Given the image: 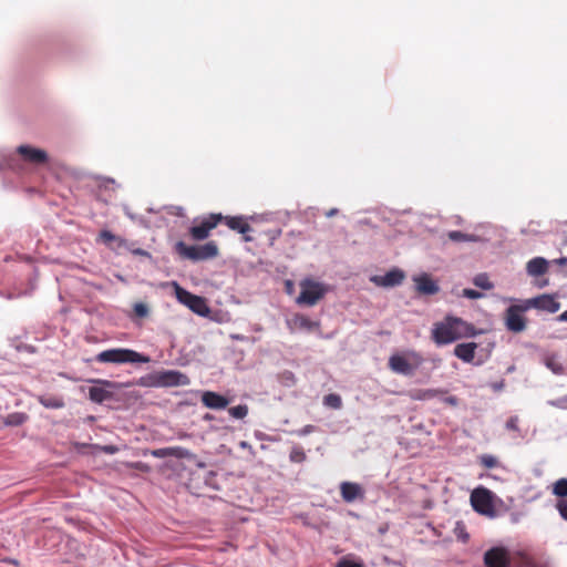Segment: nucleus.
Here are the masks:
<instances>
[{"label":"nucleus","instance_id":"obj_1","mask_svg":"<svg viewBox=\"0 0 567 567\" xmlns=\"http://www.w3.org/2000/svg\"><path fill=\"white\" fill-rule=\"evenodd\" d=\"M477 334L475 327L454 316H446L433 324L432 339L437 346L450 344L458 339L471 338Z\"/></svg>","mask_w":567,"mask_h":567},{"label":"nucleus","instance_id":"obj_2","mask_svg":"<svg viewBox=\"0 0 567 567\" xmlns=\"http://www.w3.org/2000/svg\"><path fill=\"white\" fill-rule=\"evenodd\" d=\"M423 362L422 355L414 350H403L390 355L388 365L390 370L401 375H412Z\"/></svg>","mask_w":567,"mask_h":567},{"label":"nucleus","instance_id":"obj_3","mask_svg":"<svg viewBox=\"0 0 567 567\" xmlns=\"http://www.w3.org/2000/svg\"><path fill=\"white\" fill-rule=\"evenodd\" d=\"M300 293L296 302L300 306L313 307L329 291V287L318 280L306 278L299 282Z\"/></svg>","mask_w":567,"mask_h":567},{"label":"nucleus","instance_id":"obj_4","mask_svg":"<svg viewBox=\"0 0 567 567\" xmlns=\"http://www.w3.org/2000/svg\"><path fill=\"white\" fill-rule=\"evenodd\" d=\"M96 360L101 363L115 364L148 362V358L140 354L134 350L124 348L109 349L102 351L96 355Z\"/></svg>","mask_w":567,"mask_h":567},{"label":"nucleus","instance_id":"obj_5","mask_svg":"<svg viewBox=\"0 0 567 567\" xmlns=\"http://www.w3.org/2000/svg\"><path fill=\"white\" fill-rule=\"evenodd\" d=\"M495 495L485 487H477L471 494V504L481 515L487 517L495 516L494 506Z\"/></svg>","mask_w":567,"mask_h":567},{"label":"nucleus","instance_id":"obj_6","mask_svg":"<svg viewBox=\"0 0 567 567\" xmlns=\"http://www.w3.org/2000/svg\"><path fill=\"white\" fill-rule=\"evenodd\" d=\"M175 292L178 301L187 306L195 313L202 317H206L209 315L210 309L207 306L204 298L193 295L189 291L181 288L179 286H176Z\"/></svg>","mask_w":567,"mask_h":567},{"label":"nucleus","instance_id":"obj_7","mask_svg":"<svg viewBox=\"0 0 567 567\" xmlns=\"http://www.w3.org/2000/svg\"><path fill=\"white\" fill-rule=\"evenodd\" d=\"M17 154L22 162L31 165H44L49 161V154L47 151L40 147L32 146L30 144H22L17 147Z\"/></svg>","mask_w":567,"mask_h":567},{"label":"nucleus","instance_id":"obj_8","mask_svg":"<svg viewBox=\"0 0 567 567\" xmlns=\"http://www.w3.org/2000/svg\"><path fill=\"white\" fill-rule=\"evenodd\" d=\"M153 384L158 386H179V385H188L189 379L186 374L174 371H159L153 375Z\"/></svg>","mask_w":567,"mask_h":567},{"label":"nucleus","instance_id":"obj_9","mask_svg":"<svg viewBox=\"0 0 567 567\" xmlns=\"http://www.w3.org/2000/svg\"><path fill=\"white\" fill-rule=\"evenodd\" d=\"M526 310H528V308H525V302L523 305L511 306L505 315L506 328L513 332H522L525 330L526 319L523 312Z\"/></svg>","mask_w":567,"mask_h":567},{"label":"nucleus","instance_id":"obj_10","mask_svg":"<svg viewBox=\"0 0 567 567\" xmlns=\"http://www.w3.org/2000/svg\"><path fill=\"white\" fill-rule=\"evenodd\" d=\"M405 279V272L399 268H392L384 275H373L370 281L378 287L392 288L399 286Z\"/></svg>","mask_w":567,"mask_h":567},{"label":"nucleus","instance_id":"obj_11","mask_svg":"<svg viewBox=\"0 0 567 567\" xmlns=\"http://www.w3.org/2000/svg\"><path fill=\"white\" fill-rule=\"evenodd\" d=\"M93 382L95 385L89 389V398L95 403H102L110 399L113 394V390L117 388L115 383L106 380H94Z\"/></svg>","mask_w":567,"mask_h":567},{"label":"nucleus","instance_id":"obj_12","mask_svg":"<svg viewBox=\"0 0 567 567\" xmlns=\"http://www.w3.org/2000/svg\"><path fill=\"white\" fill-rule=\"evenodd\" d=\"M525 308H535L538 310L547 311L549 313H555L559 310L560 303L556 301L551 295H540L538 297L525 300Z\"/></svg>","mask_w":567,"mask_h":567},{"label":"nucleus","instance_id":"obj_13","mask_svg":"<svg viewBox=\"0 0 567 567\" xmlns=\"http://www.w3.org/2000/svg\"><path fill=\"white\" fill-rule=\"evenodd\" d=\"M223 219L220 214H213L208 218L204 219L200 225L193 226L190 228V235L195 240H204L209 236L218 223Z\"/></svg>","mask_w":567,"mask_h":567},{"label":"nucleus","instance_id":"obj_14","mask_svg":"<svg viewBox=\"0 0 567 567\" xmlns=\"http://www.w3.org/2000/svg\"><path fill=\"white\" fill-rule=\"evenodd\" d=\"M412 280L415 285V290L421 295L432 296L440 290L437 282L429 274L415 275Z\"/></svg>","mask_w":567,"mask_h":567},{"label":"nucleus","instance_id":"obj_15","mask_svg":"<svg viewBox=\"0 0 567 567\" xmlns=\"http://www.w3.org/2000/svg\"><path fill=\"white\" fill-rule=\"evenodd\" d=\"M485 564L487 567H507L509 557L504 548H493L485 554Z\"/></svg>","mask_w":567,"mask_h":567},{"label":"nucleus","instance_id":"obj_16","mask_svg":"<svg viewBox=\"0 0 567 567\" xmlns=\"http://www.w3.org/2000/svg\"><path fill=\"white\" fill-rule=\"evenodd\" d=\"M288 326L291 331H315L319 328V322L312 321L303 315H296L289 321Z\"/></svg>","mask_w":567,"mask_h":567},{"label":"nucleus","instance_id":"obj_17","mask_svg":"<svg viewBox=\"0 0 567 567\" xmlns=\"http://www.w3.org/2000/svg\"><path fill=\"white\" fill-rule=\"evenodd\" d=\"M202 402L206 408L214 410H223L229 404L225 396L213 391L203 392Z\"/></svg>","mask_w":567,"mask_h":567},{"label":"nucleus","instance_id":"obj_18","mask_svg":"<svg viewBox=\"0 0 567 567\" xmlns=\"http://www.w3.org/2000/svg\"><path fill=\"white\" fill-rule=\"evenodd\" d=\"M549 262L543 257H535L526 264V271L532 277H537L547 272Z\"/></svg>","mask_w":567,"mask_h":567},{"label":"nucleus","instance_id":"obj_19","mask_svg":"<svg viewBox=\"0 0 567 567\" xmlns=\"http://www.w3.org/2000/svg\"><path fill=\"white\" fill-rule=\"evenodd\" d=\"M477 344L475 342L460 343L454 348V354L464 362H472Z\"/></svg>","mask_w":567,"mask_h":567},{"label":"nucleus","instance_id":"obj_20","mask_svg":"<svg viewBox=\"0 0 567 567\" xmlns=\"http://www.w3.org/2000/svg\"><path fill=\"white\" fill-rule=\"evenodd\" d=\"M100 240L103 244L107 245L111 249H114V250H117V251H121L122 249H127L128 248V245H127V243L124 239L113 235L109 230L101 231Z\"/></svg>","mask_w":567,"mask_h":567},{"label":"nucleus","instance_id":"obj_21","mask_svg":"<svg viewBox=\"0 0 567 567\" xmlns=\"http://www.w3.org/2000/svg\"><path fill=\"white\" fill-rule=\"evenodd\" d=\"M340 489L346 502H353L362 495L360 485L355 483L344 482L341 484Z\"/></svg>","mask_w":567,"mask_h":567},{"label":"nucleus","instance_id":"obj_22","mask_svg":"<svg viewBox=\"0 0 567 567\" xmlns=\"http://www.w3.org/2000/svg\"><path fill=\"white\" fill-rule=\"evenodd\" d=\"M197 260L210 259L218 255V247L214 241L197 246Z\"/></svg>","mask_w":567,"mask_h":567},{"label":"nucleus","instance_id":"obj_23","mask_svg":"<svg viewBox=\"0 0 567 567\" xmlns=\"http://www.w3.org/2000/svg\"><path fill=\"white\" fill-rule=\"evenodd\" d=\"M225 221L230 229L237 230L240 234H246L250 230V226L246 223L244 217H225Z\"/></svg>","mask_w":567,"mask_h":567},{"label":"nucleus","instance_id":"obj_24","mask_svg":"<svg viewBox=\"0 0 567 567\" xmlns=\"http://www.w3.org/2000/svg\"><path fill=\"white\" fill-rule=\"evenodd\" d=\"M175 249L182 257L197 261V246H187L185 243L178 241Z\"/></svg>","mask_w":567,"mask_h":567},{"label":"nucleus","instance_id":"obj_25","mask_svg":"<svg viewBox=\"0 0 567 567\" xmlns=\"http://www.w3.org/2000/svg\"><path fill=\"white\" fill-rule=\"evenodd\" d=\"M449 238L453 241H480V237L475 235L464 234L458 230H453L447 234Z\"/></svg>","mask_w":567,"mask_h":567},{"label":"nucleus","instance_id":"obj_26","mask_svg":"<svg viewBox=\"0 0 567 567\" xmlns=\"http://www.w3.org/2000/svg\"><path fill=\"white\" fill-rule=\"evenodd\" d=\"M546 367L556 374H560L564 371L563 364L556 355H547L545 358Z\"/></svg>","mask_w":567,"mask_h":567},{"label":"nucleus","instance_id":"obj_27","mask_svg":"<svg viewBox=\"0 0 567 567\" xmlns=\"http://www.w3.org/2000/svg\"><path fill=\"white\" fill-rule=\"evenodd\" d=\"M473 282L476 287L484 289V290H491L494 288L493 282L489 280L488 276L485 274L477 275Z\"/></svg>","mask_w":567,"mask_h":567},{"label":"nucleus","instance_id":"obj_28","mask_svg":"<svg viewBox=\"0 0 567 567\" xmlns=\"http://www.w3.org/2000/svg\"><path fill=\"white\" fill-rule=\"evenodd\" d=\"M40 403L49 409H60L64 406V402L60 398H39Z\"/></svg>","mask_w":567,"mask_h":567},{"label":"nucleus","instance_id":"obj_29","mask_svg":"<svg viewBox=\"0 0 567 567\" xmlns=\"http://www.w3.org/2000/svg\"><path fill=\"white\" fill-rule=\"evenodd\" d=\"M553 494L558 497L567 496V478H560L553 485Z\"/></svg>","mask_w":567,"mask_h":567},{"label":"nucleus","instance_id":"obj_30","mask_svg":"<svg viewBox=\"0 0 567 567\" xmlns=\"http://www.w3.org/2000/svg\"><path fill=\"white\" fill-rule=\"evenodd\" d=\"M27 415L24 413H12L9 414L6 424L7 425H20L27 421Z\"/></svg>","mask_w":567,"mask_h":567},{"label":"nucleus","instance_id":"obj_31","mask_svg":"<svg viewBox=\"0 0 567 567\" xmlns=\"http://www.w3.org/2000/svg\"><path fill=\"white\" fill-rule=\"evenodd\" d=\"M324 404L332 409H340L342 405L341 398L338 394H329L324 396Z\"/></svg>","mask_w":567,"mask_h":567},{"label":"nucleus","instance_id":"obj_32","mask_svg":"<svg viewBox=\"0 0 567 567\" xmlns=\"http://www.w3.org/2000/svg\"><path fill=\"white\" fill-rule=\"evenodd\" d=\"M169 456H175L177 458H188L192 457V453L183 447L176 446V447H168Z\"/></svg>","mask_w":567,"mask_h":567},{"label":"nucleus","instance_id":"obj_33","mask_svg":"<svg viewBox=\"0 0 567 567\" xmlns=\"http://www.w3.org/2000/svg\"><path fill=\"white\" fill-rule=\"evenodd\" d=\"M229 414L235 419H244L248 414L247 405H236L228 410Z\"/></svg>","mask_w":567,"mask_h":567},{"label":"nucleus","instance_id":"obj_34","mask_svg":"<svg viewBox=\"0 0 567 567\" xmlns=\"http://www.w3.org/2000/svg\"><path fill=\"white\" fill-rule=\"evenodd\" d=\"M337 567H363V564L362 561L352 560L349 557H346L337 564Z\"/></svg>","mask_w":567,"mask_h":567},{"label":"nucleus","instance_id":"obj_35","mask_svg":"<svg viewBox=\"0 0 567 567\" xmlns=\"http://www.w3.org/2000/svg\"><path fill=\"white\" fill-rule=\"evenodd\" d=\"M454 532H455L456 537L460 540L466 542L468 539V535L465 532V528H464V526L461 523L456 524Z\"/></svg>","mask_w":567,"mask_h":567},{"label":"nucleus","instance_id":"obj_36","mask_svg":"<svg viewBox=\"0 0 567 567\" xmlns=\"http://www.w3.org/2000/svg\"><path fill=\"white\" fill-rule=\"evenodd\" d=\"M462 297L468 298V299H481L483 298V293L474 290V289H463Z\"/></svg>","mask_w":567,"mask_h":567},{"label":"nucleus","instance_id":"obj_37","mask_svg":"<svg viewBox=\"0 0 567 567\" xmlns=\"http://www.w3.org/2000/svg\"><path fill=\"white\" fill-rule=\"evenodd\" d=\"M556 507H557L559 514L561 515V517L567 520V499L559 501L557 503Z\"/></svg>","mask_w":567,"mask_h":567},{"label":"nucleus","instance_id":"obj_38","mask_svg":"<svg viewBox=\"0 0 567 567\" xmlns=\"http://www.w3.org/2000/svg\"><path fill=\"white\" fill-rule=\"evenodd\" d=\"M134 311L137 316L145 317L148 312V309L144 303H136L134 306Z\"/></svg>","mask_w":567,"mask_h":567},{"label":"nucleus","instance_id":"obj_39","mask_svg":"<svg viewBox=\"0 0 567 567\" xmlns=\"http://www.w3.org/2000/svg\"><path fill=\"white\" fill-rule=\"evenodd\" d=\"M550 404L559 409H567V394L560 399L551 401Z\"/></svg>","mask_w":567,"mask_h":567},{"label":"nucleus","instance_id":"obj_40","mask_svg":"<svg viewBox=\"0 0 567 567\" xmlns=\"http://www.w3.org/2000/svg\"><path fill=\"white\" fill-rule=\"evenodd\" d=\"M313 431H315V426L313 425H306L302 429L298 430L296 432V434L299 435V436H305V435H308V434L312 433Z\"/></svg>","mask_w":567,"mask_h":567},{"label":"nucleus","instance_id":"obj_41","mask_svg":"<svg viewBox=\"0 0 567 567\" xmlns=\"http://www.w3.org/2000/svg\"><path fill=\"white\" fill-rule=\"evenodd\" d=\"M152 454H153V456H155V457H166V456H169L168 447L154 450V451L152 452Z\"/></svg>","mask_w":567,"mask_h":567},{"label":"nucleus","instance_id":"obj_42","mask_svg":"<svg viewBox=\"0 0 567 567\" xmlns=\"http://www.w3.org/2000/svg\"><path fill=\"white\" fill-rule=\"evenodd\" d=\"M482 462L487 467H493L495 465V458L492 456H483Z\"/></svg>","mask_w":567,"mask_h":567},{"label":"nucleus","instance_id":"obj_43","mask_svg":"<svg viewBox=\"0 0 567 567\" xmlns=\"http://www.w3.org/2000/svg\"><path fill=\"white\" fill-rule=\"evenodd\" d=\"M285 289L288 295H292L295 291V285L291 280L285 281Z\"/></svg>","mask_w":567,"mask_h":567},{"label":"nucleus","instance_id":"obj_44","mask_svg":"<svg viewBox=\"0 0 567 567\" xmlns=\"http://www.w3.org/2000/svg\"><path fill=\"white\" fill-rule=\"evenodd\" d=\"M292 461H301L305 458V454L302 452L293 451L290 455Z\"/></svg>","mask_w":567,"mask_h":567},{"label":"nucleus","instance_id":"obj_45","mask_svg":"<svg viewBox=\"0 0 567 567\" xmlns=\"http://www.w3.org/2000/svg\"><path fill=\"white\" fill-rule=\"evenodd\" d=\"M517 417H512L507 421L506 426L512 430H516L517 427Z\"/></svg>","mask_w":567,"mask_h":567},{"label":"nucleus","instance_id":"obj_46","mask_svg":"<svg viewBox=\"0 0 567 567\" xmlns=\"http://www.w3.org/2000/svg\"><path fill=\"white\" fill-rule=\"evenodd\" d=\"M102 450L110 454L117 452V447L113 445L103 446Z\"/></svg>","mask_w":567,"mask_h":567},{"label":"nucleus","instance_id":"obj_47","mask_svg":"<svg viewBox=\"0 0 567 567\" xmlns=\"http://www.w3.org/2000/svg\"><path fill=\"white\" fill-rule=\"evenodd\" d=\"M559 321H567V310L558 316Z\"/></svg>","mask_w":567,"mask_h":567},{"label":"nucleus","instance_id":"obj_48","mask_svg":"<svg viewBox=\"0 0 567 567\" xmlns=\"http://www.w3.org/2000/svg\"><path fill=\"white\" fill-rule=\"evenodd\" d=\"M430 396H432V392L431 391H426L420 398L421 399H426V398H430Z\"/></svg>","mask_w":567,"mask_h":567},{"label":"nucleus","instance_id":"obj_49","mask_svg":"<svg viewBox=\"0 0 567 567\" xmlns=\"http://www.w3.org/2000/svg\"><path fill=\"white\" fill-rule=\"evenodd\" d=\"M336 214V209H331L329 213H327L328 217H331Z\"/></svg>","mask_w":567,"mask_h":567},{"label":"nucleus","instance_id":"obj_50","mask_svg":"<svg viewBox=\"0 0 567 567\" xmlns=\"http://www.w3.org/2000/svg\"><path fill=\"white\" fill-rule=\"evenodd\" d=\"M558 262H559L560 265H565V264L567 262V258H560V259L558 260Z\"/></svg>","mask_w":567,"mask_h":567},{"label":"nucleus","instance_id":"obj_51","mask_svg":"<svg viewBox=\"0 0 567 567\" xmlns=\"http://www.w3.org/2000/svg\"><path fill=\"white\" fill-rule=\"evenodd\" d=\"M135 254H138V255H145L146 252H145V251H143V250H141V249H137V250H135Z\"/></svg>","mask_w":567,"mask_h":567},{"label":"nucleus","instance_id":"obj_52","mask_svg":"<svg viewBox=\"0 0 567 567\" xmlns=\"http://www.w3.org/2000/svg\"><path fill=\"white\" fill-rule=\"evenodd\" d=\"M245 240H246V241H250V240H251V237L246 236V237H245Z\"/></svg>","mask_w":567,"mask_h":567}]
</instances>
